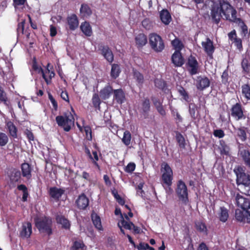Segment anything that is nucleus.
Masks as SVG:
<instances>
[{
  "instance_id": "obj_13",
  "label": "nucleus",
  "mask_w": 250,
  "mask_h": 250,
  "mask_svg": "<svg viewBox=\"0 0 250 250\" xmlns=\"http://www.w3.org/2000/svg\"><path fill=\"white\" fill-rule=\"evenodd\" d=\"M102 55L104 58L109 62H112L114 59L113 54L111 50L107 46H101L100 48Z\"/></svg>"
},
{
  "instance_id": "obj_2",
  "label": "nucleus",
  "mask_w": 250,
  "mask_h": 250,
  "mask_svg": "<svg viewBox=\"0 0 250 250\" xmlns=\"http://www.w3.org/2000/svg\"><path fill=\"white\" fill-rule=\"evenodd\" d=\"M74 118L70 112L65 113L64 116H58L56 121L58 125L62 127L65 131H69L74 124Z\"/></svg>"
},
{
  "instance_id": "obj_52",
  "label": "nucleus",
  "mask_w": 250,
  "mask_h": 250,
  "mask_svg": "<svg viewBox=\"0 0 250 250\" xmlns=\"http://www.w3.org/2000/svg\"><path fill=\"white\" fill-rule=\"evenodd\" d=\"M155 85L160 89L163 88L165 86L164 81L161 79H156L154 81Z\"/></svg>"
},
{
  "instance_id": "obj_5",
  "label": "nucleus",
  "mask_w": 250,
  "mask_h": 250,
  "mask_svg": "<svg viewBox=\"0 0 250 250\" xmlns=\"http://www.w3.org/2000/svg\"><path fill=\"white\" fill-rule=\"evenodd\" d=\"M149 42L151 48L156 52H161L165 48L164 41L161 37L156 33L149 34Z\"/></svg>"
},
{
  "instance_id": "obj_42",
  "label": "nucleus",
  "mask_w": 250,
  "mask_h": 250,
  "mask_svg": "<svg viewBox=\"0 0 250 250\" xmlns=\"http://www.w3.org/2000/svg\"><path fill=\"white\" fill-rule=\"evenodd\" d=\"M241 65L245 73L248 74L250 71V62L247 58L243 59Z\"/></svg>"
},
{
  "instance_id": "obj_33",
  "label": "nucleus",
  "mask_w": 250,
  "mask_h": 250,
  "mask_svg": "<svg viewBox=\"0 0 250 250\" xmlns=\"http://www.w3.org/2000/svg\"><path fill=\"white\" fill-rule=\"evenodd\" d=\"M57 223L62 225V227L65 229H68L70 226L67 219L62 216H58L56 218Z\"/></svg>"
},
{
  "instance_id": "obj_34",
  "label": "nucleus",
  "mask_w": 250,
  "mask_h": 250,
  "mask_svg": "<svg viewBox=\"0 0 250 250\" xmlns=\"http://www.w3.org/2000/svg\"><path fill=\"white\" fill-rule=\"evenodd\" d=\"M235 218L237 220L240 222H246V217L245 212L239 209L235 210Z\"/></svg>"
},
{
  "instance_id": "obj_1",
  "label": "nucleus",
  "mask_w": 250,
  "mask_h": 250,
  "mask_svg": "<svg viewBox=\"0 0 250 250\" xmlns=\"http://www.w3.org/2000/svg\"><path fill=\"white\" fill-rule=\"evenodd\" d=\"M210 15L212 20L217 24L223 16L225 20L233 22L241 21L240 19L237 18V11L228 0H219L218 3H213Z\"/></svg>"
},
{
  "instance_id": "obj_22",
  "label": "nucleus",
  "mask_w": 250,
  "mask_h": 250,
  "mask_svg": "<svg viewBox=\"0 0 250 250\" xmlns=\"http://www.w3.org/2000/svg\"><path fill=\"white\" fill-rule=\"evenodd\" d=\"M125 217L126 221L125 220L123 216H122V220L118 222V226H121L125 229L128 230L132 229V226H133V223L130 221L129 218L127 215H125Z\"/></svg>"
},
{
  "instance_id": "obj_41",
  "label": "nucleus",
  "mask_w": 250,
  "mask_h": 250,
  "mask_svg": "<svg viewBox=\"0 0 250 250\" xmlns=\"http://www.w3.org/2000/svg\"><path fill=\"white\" fill-rule=\"evenodd\" d=\"M176 140L179 144V146L182 148L185 147V140L184 136L179 132L176 134Z\"/></svg>"
},
{
  "instance_id": "obj_37",
  "label": "nucleus",
  "mask_w": 250,
  "mask_h": 250,
  "mask_svg": "<svg viewBox=\"0 0 250 250\" xmlns=\"http://www.w3.org/2000/svg\"><path fill=\"white\" fill-rule=\"evenodd\" d=\"M26 1V0H13L15 10L17 11L23 9Z\"/></svg>"
},
{
  "instance_id": "obj_53",
  "label": "nucleus",
  "mask_w": 250,
  "mask_h": 250,
  "mask_svg": "<svg viewBox=\"0 0 250 250\" xmlns=\"http://www.w3.org/2000/svg\"><path fill=\"white\" fill-rule=\"evenodd\" d=\"M84 246V244L82 241H75L74 243L72 249L73 250H79Z\"/></svg>"
},
{
  "instance_id": "obj_60",
  "label": "nucleus",
  "mask_w": 250,
  "mask_h": 250,
  "mask_svg": "<svg viewBox=\"0 0 250 250\" xmlns=\"http://www.w3.org/2000/svg\"><path fill=\"white\" fill-rule=\"evenodd\" d=\"M213 135L216 137L221 138L224 136L225 133L222 129H216L214 131Z\"/></svg>"
},
{
  "instance_id": "obj_12",
  "label": "nucleus",
  "mask_w": 250,
  "mask_h": 250,
  "mask_svg": "<svg viewBox=\"0 0 250 250\" xmlns=\"http://www.w3.org/2000/svg\"><path fill=\"white\" fill-rule=\"evenodd\" d=\"M237 182L244 186L245 189L250 186V175L242 172L237 174Z\"/></svg>"
},
{
  "instance_id": "obj_8",
  "label": "nucleus",
  "mask_w": 250,
  "mask_h": 250,
  "mask_svg": "<svg viewBox=\"0 0 250 250\" xmlns=\"http://www.w3.org/2000/svg\"><path fill=\"white\" fill-rule=\"evenodd\" d=\"M210 81L205 76H198L196 79V86L200 90H203L209 86Z\"/></svg>"
},
{
  "instance_id": "obj_64",
  "label": "nucleus",
  "mask_w": 250,
  "mask_h": 250,
  "mask_svg": "<svg viewBox=\"0 0 250 250\" xmlns=\"http://www.w3.org/2000/svg\"><path fill=\"white\" fill-rule=\"evenodd\" d=\"M245 211V215L246 217V222L250 223V207L249 208L246 209Z\"/></svg>"
},
{
  "instance_id": "obj_23",
  "label": "nucleus",
  "mask_w": 250,
  "mask_h": 250,
  "mask_svg": "<svg viewBox=\"0 0 250 250\" xmlns=\"http://www.w3.org/2000/svg\"><path fill=\"white\" fill-rule=\"evenodd\" d=\"M64 190L56 187L51 188L49 189L51 197L55 199H58L63 194Z\"/></svg>"
},
{
  "instance_id": "obj_15",
  "label": "nucleus",
  "mask_w": 250,
  "mask_h": 250,
  "mask_svg": "<svg viewBox=\"0 0 250 250\" xmlns=\"http://www.w3.org/2000/svg\"><path fill=\"white\" fill-rule=\"evenodd\" d=\"M172 62L176 66H181L184 63L181 53L179 51H175L171 57Z\"/></svg>"
},
{
  "instance_id": "obj_51",
  "label": "nucleus",
  "mask_w": 250,
  "mask_h": 250,
  "mask_svg": "<svg viewBox=\"0 0 250 250\" xmlns=\"http://www.w3.org/2000/svg\"><path fill=\"white\" fill-rule=\"evenodd\" d=\"M84 130L85 133L86 137L88 140L92 139V131L90 127L88 125L84 126Z\"/></svg>"
},
{
  "instance_id": "obj_17",
  "label": "nucleus",
  "mask_w": 250,
  "mask_h": 250,
  "mask_svg": "<svg viewBox=\"0 0 250 250\" xmlns=\"http://www.w3.org/2000/svg\"><path fill=\"white\" fill-rule=\"evenodd\" d=\"M89 200L84 194L79 196L76 200V204L80 209H85L88 205Z\"/></svg>"
},
{
  "instance_id": "obj_32",
  "label": "nucleus",
  "mask_w": 250,
  "mask_h": 250,
  "mask_svg": "<svg viewBox=\"0 0 250 250\" xmlns=\"http://www.w3.org/2000/svg\"><path fill=\"white\" fill-rule=\"evenodd\" d=\"M235 132L242 141H245L246 140L247 134L245 127H240L235 129Z\"/></svg>"
},
{
  "instance_id": "obj_61",
  "label": "nucleus",
  "mask_w": 250,
  "mask_h": 250,
  "mask_svg": "<svg viewBox=\"0 0 250 250\" xmlns=\"http://www.w3.org/2000/svg\"><path fill=\"white\" fill-rule=\"evenodd\" d=\"M135 168V165L134 163H129L125 167V171L127 172H132Z\"/></svg>"
},
{
  "instance_id": "obj_36",
  "label": "nucleus",
  "mask_w": 250,
  "mask_h": 250,
  "mask_svg": "<svg viewBox=\"0 0 250 250\" xmlns=\"http://www.w3.org/2000/svg\"><path fill=\"white\" fill-rule=\"evenodd\" d=\"M241 155L245 164L250 167V152L246 150L241 151Z\"/></svg>"
},
{
  "instance_id": "obj_46",
  "label": "nucleus",
  "mask_w": 250,
  "mask_h": 250,
  "mask_svg": "<svg viewBox=\"0 0 250 250\" xmlns=\"http://www.w3.org/2000/svg\"><path fill=\"white\" fill-rule=\"evenodd\" d=\"M134 78L139 83H142L144 82V77L139 72L135 70L133 71Z\"/></svg>"
},
{
  "instance_id": "obj_45",
  "label": "nucleus",
  "mask_w": 250,
  "mask_h": 250,
  "mask_svg": "<svg viewBox=\"0 0 250 250\" xmlns=\"http://www.w3.org/2000/svg\"><path fill=\"white\" fill-rule=\"evenodd\" d=\"M221 146L219 147L221 154L228 155L229 153V147L226 145L224 142H220Z\"/></svg>"
},
{
  "instance_id": "obj_11",
  "label": "nucleus",
  "mask_w": 250,
  "mask_h": 250,
  "mask_svg": "<svg viewBox=\"0 0 250 250\" xmlns=\"http://www.w3.org/2000/svg\"><path fill=\"white\" fill-rule=\"evenodd\" d=\"M32 232L31 224L29 222H25L22 224L20 235L22 238H28L30 236Z\"/></svg>"
},
{
  "instance_id": "obj_21",
  "label": "nucleus",
  "mask_w": 250,
  "mask_h": 250,
  "mask_svg": "<svg viewBox=\"0 0 250 250\" xmlns=\"http://www.w3.org/2000/svg\"><path fill=\"white\" fill-rule=\"evenodd\" d=\"M136 45L138 47H142L145 45L147 42V39L146 36L143 33L137 35L135 39Z\"/></svg>"
},
{
  "instance_id": "obj_4",
  "label": "nucleus",
  "mask_w": 250,
  "mask_h": 250,
  "mask_svg": "<svg viewBox=\"0 0 250 250\" xmlns=\"http://www.w3.org/2000/svg\"><path fill=\"white\" fill-rule=\"evenodd\" d=\"M162 181L163 187L171 186L173 180V171L170 166L164 162L161 165Z\"/></svg>"
},
{
  "instance_id": "obj_40",
  "label": "nucleus",
  "mask_w": 250,
  "mask_h": 250,
  "mask_svg": "<svg viewBox=\"0 0 250 250\" xmlns=\"http://www.w3.org/2000/svg\"><path fill=\"white\" fill-rule=\"evenodd\" d=\"M142 112L144 113H147L150 110V102L149 99H145L142 103L141 107Z\"/></svg>"
},
{
  "instance_id": "obj_9",
  "label": "nucleus",
  "mask_w": 250,
  "mask_h": 250,
  "mask_svg": "<svg viewBox=\"0 0 250 250\" xmlns=\"http://www.w3.org/2000/svg\"><path fill=\"white\" fill-rule=\"evenodd\" d=\"M231 116L236 120L245 118L241 106L239 104H236L231 108Z\"/></svg>"
},
{
  "instance_id": "obj_19",
  "label": "nucleus",
  "mask_w": 250,
  "mask_h": 250,
  "mask_svg": "<svg viewBox=\"0 0 250 250\" xmlns=\"http://www.w3.org/2000/svg\"><path fill=\"white\" fill-rule=\"evenodd\" d=\"M188 64L191 68L190 73L191 75H195L198 73V62L194 57H190L188 59Z\"/></svg>"
},
{
  "instance_id": "obj_24",
  "label": "nucleus",
  "mask_w": 250,
  "mask_h": 250,
  "mask_svg": "<svg viewBox=\"0 0 250 250\" xmlns=\"http://www.w3.org/2000/svg\"><path fill=\"white\" fill-rule=\"evenodd\" d=\"M80 28L83 33L86 36L90 37L92 35V28L89 22L85 21L82 23Z\"/></svg>"
},
{
  "instance_id": "obj_16",
  "label": "nucleus",
  "mask_w": 250,
  "mask_h": 250,
  "mask_svg": "<svg viewBox=\"0 0 250 250\" xmlns=\"http://www.w3.org/2000/svg\"><path fill=\"white\" fill-rule=\"evenodd\" d=\"M113 91L112 87L110 85H107L100 90V97L104 100L107 99L113 93Z\"/></svg>"
},
{
  "instance_id": "obj_43",
  "label": "nucleus",
  "mask_w": 250,
  "mask_h": 250,
  "mask_svg": "<svg viewBox=\"0 0 250 250\" xmlns=\"http://www.w3.org/2000/svg\"><path fill=\"white\" fill-rule=\"evenodd\" d=\"M198 107L194 104H190L189 105V112L191 117L193 119H195L197 116L196 111H197Z\"/></svg>"
},
{
  "instance_id": "obj_29",
  "label": "nucleus",
  "mask_w": 250,
  "mask_h": 250,
  "mask_svg": "<svg viewBox=\"0 0 250 250\" xmlns=\"http://www.w3.org/2000/svg\"><path fill=\"white\" fill-rule=\"evenodd\" d=\"M121 72L120 66L118 64H112L110 76L113 79H116Z\"/></svg>"
},
{
  "instance_id": "obj_44",
  "label": "nucleus",
  "mask_w": 250,
  "mask_h": 250,
  "mask_svg": "<svg viewBox=\"0 0 250 250\" xmlns=\"http://www.w3.org/2000/svg\"><path fill=\"white\" fill-rule=\"evenodd\" d=\"M21 178V172L17 170H14L11 175L10 180L13 182H18Z\"/></svg>"
},
{
  "instance_id": "obj_14",
  "label": "nucleus",
  "mask_w": 250,
  "mask_h": 250,
  "mask_svg": "<svg viewBox=\"0 0 250 250\" xmlns=\"http://www.w3.org/2000/svg\"><path fill=\"white\" fill-rule=\"evenodd\" d=\"M113 99L119 104H122L125 102V95L122 89L114 90Z\"/></svg>"
},
{
  "instance_id": "obj_59",
  "label": "nucleus",
  "mask_w": 250,
  "mask_h": 250,
  "mask_svg": "<svg viewBox=\"0 0 250 250\" xmlns=\"http://www.w3.org/2000/svg\"><path fill=\"white\" fill-rule=\"evenodd\" d=\"M24 22H25L24 20H22L18 24L17 29L18 34H20V33L23 34V33Z\"/></svg>"
},
{
  "instance_id": "obj_10",
  "label": "nucleus",
  "mask_w": 250,
  "mask_h": 250,
  "mask_svg": "<svg viewBox=\"0 0 250 250\" xmlns=\"http://www.w3.org/2000/svg\"><path fill=\"white\" fill-rule=\"evenodd\" d=\"M202 45L208 55L211 57L215 49L213 42L208 38H207L205 41L202 42Z\"/></svg>"
},
{
  "instance_id": "obj_7",
  "label": "nucleus",
  "mask_w": 250,
  "mask_h": 250,
  "mask_svg": "<svg viewBox=\"0 0 250 250\" xmlns=\"http://www.w3.org/2000/svg\"><path fill=\"white\" fill-rule=\"evenodd\" d=\"M236 205L244 210L250 207V200L244 196L237 193L235 197Z\"/></svg>"
},
{
  "instance_id": "obj_50",
  "label": "nucleus",
  "mask_w": 250,
  "mask_h": 250,
  "mask_svg": "<svg viewBox=\"0 0 250 250\" xmlns=\"http://www.w3.org/2000/svg\"><path fill=\"white\" fill-rule=\"evenodd\" d=\"M196 229L200 231L205 232L207 231L206 227L203 223L201 222H198L196 223Z\"/></svg>"
},
{
  "instance_id": "obj_25",
  "label": "nucleus",
  "mask_w": 250,
  "mask_h": 250,
  "mask_svg": "<svg viewBox=\"0 0 250 250\" xmlns=\"http://www.w3.org/2000/svg\"><path fill=\"white\" fill-rule=\"evenodd\" d=\"M22 174L23 177L29 179L31 177V172L32 168L28 163H23L21 165Z\"/></svg>"
},
{
  "instance_id": "obj_57",
  "label": "nucleus",
  "mask_w": 250,
  "mask_h": 250,
  "mask_svg": "<svg viewBox=\"0 0 250 250\" xmlns=\"http://www.w3.org/2000/svg\"><path fill=\"white\" fill-rule=\"evenodd\" d=\"M143 26L147 30L151 29L152 25L150 21L147 19H145L142 21Z\"/></svg>"
},
{
  "instance_id": "obj_26",
  "label": "nucleus",
  "mask_w": 250,
  "mask_h": 250,
  "mask_svg": "<svg viewBox=\"0 0 250 250\" xmlns=\"http://www.w3.org/2000/svg\"><path fill=\"white\" fill-rule=\"evenodd\" d=\"M91 218L94 225L98 230H103L100 217L97 214L93 213L91 214Z\"/></svg>"
},
{
  "instance_id": "obj_48",
  "label": "nucleus",
  "mask_w": 250,
  "mask_h": 250,
  "mask_svg": "<svg viewBox=\"0 0 250 250\" xmlns=\"http://www.w3.org/2000/svg\"><path fill=\"white\" fill-rule=\"evenodd\" d=\"M178 92L183 98L186 101H188L189 97L188 93L183 87H180L178 89Z\"/></svg>"
},
{
  "instance_id": "obj_49",
  "label": "nucleus",
  "mask_w": 250,
  "mask_h": 250,
  "mask_svg": "<svg viewBox=\"0 0 250 250\" xmlns=\"http://www.w3.org/2000/svg\"><path fill=\"white\" fill-rule=\"evenodd\" d=\"M8 139L7 135L3 133H0V146H4L8 142Z\"/></svg>"
},
{
  "instance_id": "obj_47",
  "label": "nucleus",
  "mask_w": 250,
  "mask_h": 250,
  "mask_svg": "<svg viewBox=\"0 0 250 250\" xmlns=\"http://www.w3.org/2000/svg\"><path fill=\"white\" fill-rule=\"evenodd\" d=\"M92 103L93 105L95 107H100V105L101 104L100 99L99 98L98 94L95 93L93 95L92 97Z\"/></svg>"
},
{
  "instance_id": "obj_28",
  "label": "nucleus",
  "mask_w": 250,
  "mask_h": 250,
  "mask_svg": "<svg viewBox=\"0 0 250 250\" xmlns=\"http://www.w3.org/2000/svg\"><path fill=\"white\" fill-rule=\"evenodd\" d=\"M171 44L175 50V51L180 52L184 47L183 42L177 38H175L171 41Z\"/></svg>"
},
{
  "instance_id": "obj_39",
  "label": "nucleus",
  "mask_w": 250,
  "mask_h": 250,
  "mask_svg": "<svg viewBox=\"0 0 250 250\" xmlns=\"http://www.w3.org/2000/svg\"><path fill=\"white\" fill-rule=\"evenodd\" d=\"M131 139V133L127 130L125 131L124 133L122 142L125 146H128L130 144Z\"/></svg>"
},
{
  "instance_id": "obj_58",
  "label": "nucleus",
  "mask_w": 250,
  "mask_h": 250,
  "mask_svg": "<svg viewBox=\"0 0 250 250\" xmlns=\"http://www.w3.org/2000/svg\"><path fill=\"white\" fill-rule=\"evenodd\" d=\"M92 154L93 157H92V159H90L94 164V165L98 167L99 168V166L97 163V161L99 160V157L97 154V152L96 151H93Z\"/></svg>"
},
{
  "instance_id": "obj_18",
  "label": "nucleus",
  "mask_w": 250,
  "mask_h": 250,
  "mask_svg": "<svg viewBox=\"0 0 250 250\" xmlns=\"http://www.w3.org/2000/svg\"><path fill=\"white\" fill-rule=\"evenodd\" d=\"M67 23L70 30H74L79 25L78 19L76 15L73 14L67 18Z\"/></svg>"
},
{
  "instance_id": "obj_38",
  "label": "nucleus",
  "mask_w": 250,
  "mask_h": 250,
  "mask_svg": "<svg viewBox=\"0 0 250 250\" xmlns=\"http://www.w3.org/2000/svg\"><path fill=\"white\" fill-rule=\"evenodd\" d=\"M33 68L38 73H41L42 74L43 78L44 79L47 84L50 83V81L46 78L44 70L41 67H39L36 64L34 63L33 65Z\"/></svg>"
},
{
  "instance_id": "obj_62",
  "label": "nucleus",
  "mask_w": 250,
  "mask_h": 250,
  "mask_svg": "<svg viewBox=\"0 0 250 250\" xmlns=\"http://www.w3.org/2000/svg\"><path fill=\"white\" fill-rule=\"evenodd\" d=\"M137 248L139 250H146L148 249L149 246L147 243H140Z\"/></svg>"
},
{
  "instance_id": "obj_3",
  "label": "nucleus",
  "mask_w": 250,
  "mask_h": 250,
  "mask_svg": "<svg viewBox=\"0 0 250 250\" xmlns=\"http://www.w3.org/2000/svg\"><path fill=\"white\" fill-rule=\"evenodd\" d=\"M35 222L36 226L40 232L48 235L52 233V220L50 218L46 217L37 218Z\"/></svg>"
},
{
  "instance_id": "obj_31",
  "label": "nucleus",
  "mask_w": 250,
  "mask_h": 250,
  "mask_svg": "<svg viewBox=\"0 0 250 250\" xmlns=\"http://www.w3.org/2000/svg\"><path fill=\"white\" fill-rule=\"evenodd\" d=\"M6 125L10 135H11L14 138H16L17 136V129L15 125L12 122L10 121L7 123Z\"/></svg>"
},
{
  "instance_id": "obj_63",
  "label": "nucleus",
  "mask_w": 250,
  "mask_h": 250,
  "mask_svg": "<svg viewBox=\"0 0 250 250\" xmlns=\"http://www.w3.org/2000/svg\"><path fill=\"white\" fill-rule=\"evenodd\" d=\"M152 101L156 108L162 105V102L156 98H152Z\"/></svg>"
},
{
  "instance_id": "obj_55",
  "label": "nucleus",
  "mask_w": 250,
  "mask_h": 250,
  "mask_svg": "<svg viewBox=\"0 0 250 250\" xmlns=\"http://www.w3.org/2000/svg\"><path fill=\"white\" fill-rule=\"evenodd\" d=\"M45 73V76L46 78L50 81V83H51V80L52 78H53L55 76V73L53 71H50L48 68H46L44 71Z\"/></svg>"
},
{
  "instance_id": "obj_6",
  "label": "nucleus",
  "mask_w": 250,
  "mask_h": 250,
  "mask_svg": "<svg viewBox=\"0 0 250 250\" xmlns=\"http://www.w3.org/2000/svg\"><path fill=\"white\" fill-rule=\"evenodd\" d=\"M176 192L179 200L184 204H187L188 202V189L185 183L183 181H178Z\"/></svg>"
},
{
  "instance_id": "obj_56",
  "label": "nucleus",
  "mask_w": 250,
  "mask_h": 250,
  "mask_svg": "<svg viewBox=\"0 0 250 250\" xmlns=\"http://www.w3.org/2000/svg\"><path fill=\"white\" fill-rule=\"evenodd\" d=\"M221 78L223 83L226 84L228 83L229 75L227 71L225 70L223 72Z\"/></svg>"
},
{
  "instance_id": "obj_30",
  "label": "nucleus",
  "mask_w": 250,
  "mask_h": 250,
  "mask_svg": "<svg viewBox=\"0 0 250 250\" xmlns=\"http://www.w3.org/2000/svg\"><path fill=\"white\" fill-rule=\"evenodd\" d=\"M229 213L227 208L224 207L220 208V212L219 213V217L220 220L222 222H225L228 218Z\"/></svg>"
},
{
  "instance_id": "obj_54",
  "label": "nucleus",
  "mask_w": 250,
  "mask_h": 250,
  "mask_svg": "<svg viewBox=\"0 0 250 250\" xmlns=\"http://www.w3.org/2000/svg\"><path fill=\"white\" fill-rule=\"evenodd\" d=\"M0 101L4 103L6 102V94L3 90L2 87L0 85Z\"/></svg>"
},
{
  "instance_id": "obj_20",
  "label": "nucleus",
  "mask_w": 250,
  "mask_h": 250,
  "mask_svg": "<svg viewBox=\"0 0 250 250\" xmlns=\"http://www.w3.org/2000/svg\"><path fill=\"white\" fill-rule=\"evenodd\" d=\"M160 17L162 22L165 25H168L171 21V15L166 9H163L160 12Z\"/></svg>"
},
{
  "instance_id": "obj_35",
  "label": "nucleus",
  "mask_w": 250,
  "mask_h": 250,
  "mask_svg": "<svg viewBox=\"0 0 250 250\" xmlns=\"http://www.w3.org/2000/svg\"><path fill=\"white\" fill-rule=\"evenodd\" d=\"M242 93L248 100H250V85L249 84H244L242 86Z\"/></svg>"
},
{
  "instance_id": "obj_27",
  "label": "nucleus",
  "mask_w": 250,
  "mask_h": 250,
  "mask_svg": "<svg viewBox=\"0 0 250 250\" xmlns=\"http://www.w3.org/2000/svg\"><path fill=\"white\" fill-rule=\"evenodd\" d=\"M81 15L83 18H87L92 14L90 7L86 4H83L80 8Z\"/></svg>"
}]
</instances>
